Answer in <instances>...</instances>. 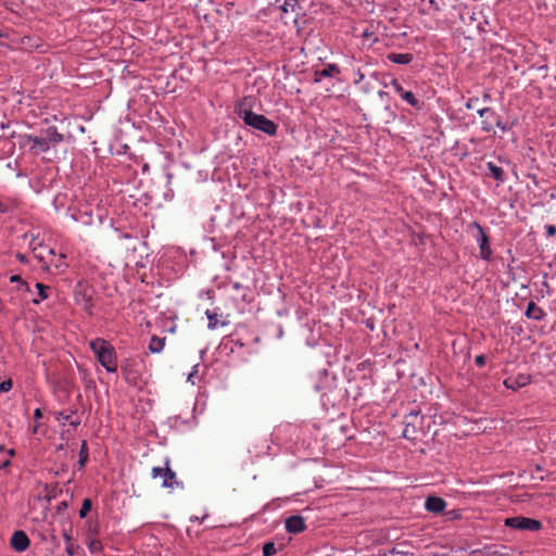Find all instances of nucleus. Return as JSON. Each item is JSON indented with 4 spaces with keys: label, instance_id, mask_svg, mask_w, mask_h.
I'll return each mask as SVG.
<instances>
[{
    "label": "nucleus",
    "instance_id": "1",
    "mask_svg": "<svg viewBox=\"0 0 556 556\" xmlns=\"http://www.w3.org/2000/svg\"><path fill=\"white\" fill-rule=\"evenodd\" d=\"M89 346L98 362L108 372L117 371V355L114 346L109 341L102 338H97L89 342Z\"/></svg>",
    "mask_w": 556,
    "mask_h": 556
},
{
    "label": "nucleus",
    "instance_id": "2",
    "mask_svg": "<svg viewBox=\"0 0 556 556\" xmlns=\"http://www.w3.org/2000/svg\"><path fill=\"white\" fill-rule=\"evenodd\" d=\"M236 113L247 126L260 130L268 136H275L277 134L278 126L265 115L256 114L244 108L242 104L236 106Z\"/></svg>",
    "mask_w": 556,
    "mask_h": 556
},
{
    "label": "nucleus",
    "instance_id": "3",
    "mask_svg": "<svg viewBox=\"0 0 556 556\" xmlns=\"http://www.w3.org/2000/svg\"><path fill=\"white\" fill-rule=\"evenodd\" d=\"M504 525L508 528L528 531H539L542 528L541 521L523 516L506 518Z\"/></svg>",
    "mask_w": 556,
    "mask_h": 556
},
{
    "label": "nucleus",
    "instance_id": "4",
    "mask_svg": "<svg viewBox=\"0 0 556 556\" xmlns=\"http://www.w3.org/2000/svg\"><path fill=\"white\" fill-rule=\"evenodd\" d=\"M92 289L85 282H78L74 290V299L77 305L91 314L92 306Z\"/></svg>",
    "mask_w": 556,
    "mask_h": 556
},
{
    "label": "nucleus",
    "instance_id": "5",
    "mask_svg": "<svg viewBox=\"0 0 556 556\" xmlns=\"http://www.w3.org/2000/svg\"><path fill=\"white\" fill-rule=\"evenodd\" d=\"M21 144L29 147V150L35 154H40L50 150L45 136L23 135L21 136Z\"/></svg>",
    "mask_w": 556,
    "mask_h": 556
},
{
    "label": "nucleus",
    "instance_id": "6",
    "mask_svg": "<svg viewBox=\"0 0 556 556\" xmlns=\"http://www.w3.org/2000/svg\"><path fill=\"white\" fill-rule=\"evenodd\" d=\"M151 473L153 479L162 478L163 488H174L175 484H178L176 473L168 467V462H166V467H153Z\"/></svg>",
    "mask_w": 556,
    "mask_h": 556
},
{
    "label": "nucleus",
    "instance_id": "7",
    "mask_svg": "<svg viewBox=\"0 0 556 556\" xmlns=\"http://www.w3.org/2000/svg\"><path fill=\"white\" fill-rule=\"evenodd\" d=\"M137 365H138V362L132 357L123 359L122 365H121V370H122L123 377L125 378L126 381L136 383V381L139 378Z\"/></svg>",
    "mask_w": 556,
    "mask_h": 556
},
{
    "label": "nucleus",
    "instance_id": "8",
    "mask_svg": "<svg viewBox=\"0 0 556 556\" xmlns=\"http://www.w3.org/2000/svg\"><path fill=\"white\" fill-rule=\"evenodd\" d=\"M478 229L477 242L480 249V257L482 260L489 261L492 255V250L490 248V242L486 233L483 228L479 224H475Z\"/></svg>",
    "mask_w": 556,
    "mask_h": 556
},
{
    "label": "nucleus",
    "instance_id": "9",
    "mask_svg": "<svg viewBox=\"0 0 556 556\" xmlns=\"http://www.w3.org/2000/svg\"><path fill=\"white\" fill-rule=\"evenodd\" d=\"M11 546L15 552L22 553L29 547L30 541L24 531H15L11 538Z\"/></svg>",
    "mask_w": 556,
    "mask_h": 556
},
{
    "label": "nucleus",
    "instance_id": "10",
    "mask_svg": "<svg viewBox=\"0 0 556 556\" xmlns=\"http://www.w3.org/2000/svg\"><path fill=\"white\" fill-rule=\"evenodd\" d=\"M531 382V378L529 375H517L516 377H509L504 380V386L507 389H511L514 391L528 386Z\"/></svg>",
    "mask_w": 556,
    "mask_h": 556
},
{
    "label": "nucleus",
    "instance_id": "11",
    "mask_svg": "<svg viewBox=\"0 0 556 556\" xmlns=\"http://www.w3.org/2000/svg\"><path fill=\"white\" fill-rule=\"evenodd\" d=\"M305 529V521L302 516L294 515L286 519V530L289 533H300Z\"/></svg>",
    "mask_w": 556,
    "mask_h": 556
},
{
    "label": "nucleus",
    "instance_id": "12",
    "mask_svg": "<svg viewBox=\"0 0 556 556\" xmlns=\"http://www.w3.org/2000/svg\"><path fill=\"white\" fill-rule=\"evenodd\" d=\"M446 507V502L438 496H429L425 502V508L434 514L442 513Z\"/></svg>",
    "mask_w": 556,
    "mask_h": 556
},
{
    "label": "nucleus",
    "instance_id": "13",
    "mask_svg": "<svg viewBox=\"0 0 556 556\" xmlns=\"http://www.w3.org/2000/svg\"><path fill=\"white\" fill-rule=\"evenodd\" d=\"M48 255H50L49 260V268L54 267L56 270H63L67 267L65 263V254L60 253L59 255L55 254L53 249L47 250Z\"/></svg>",
    "mask_w": 556,
    "mask_h": 556
},
{
    "label": "nucleus",
    "instance_id": "14",
    "mask_svg": "<svg viewBox=\"0 0 556 556\" xmlns=\"http://www.w3.org/2000/svg\"><path fill=\"white\" fill-rule=\"evenodd\" d=\"M339 73H340V68L337 64H327V66L324 67L323 70L315 72L314 81L319 83L321 80V78L331 77Z\"/></svg>",
    "mask_w": 556,
    "mask_h": 556
},
{
    "label": "nucleus",
    "instance_id": "15",
    "mask_svg": "<svg viewBox=\"0 0 556 556\" xmlns=\"http://www.w3.org/2000/svg\"><path fill=\"white\" fill-rule=\"evenodd\" d=\"M49 248H45L39 250L38 248H31L34 257L41 264L43 270H49V260L50 255H48L47 250Z\"/></svg>",
    "mask_w": 556,
    "mask_h": 556
},
{
    "label": "nucleus",
    "instance_id": "16",
    "mask_svg": "<svg viewBox=\"0 0 556 556\" xmlns=\"http://www.w3.org/2000/svg\"><path fill=\"white\" fill-rule=\"evenodd\" d=\"M45 138L47 140V143L49 144V147L51 148V144H56L61 141H63L64 137L62 134H60L55 127H49L46 131H45Z\"/></svg>",
    "mask_w": 556,
    "mask_h": 556
},
{
    "label": "nucleus",
    "instance_id": "17",
    "mask_svg": "<svg viewBox=\"0 0 556 556\" xmlns=\"http://www.w3.org/2000/svg\"><path fill=\"white\" fill-rule=\"evenodd\" d=\"M526 316L534 320H541L544 312L534 302H530L527 306Z\"/></svg>",
    "mask_w": 556,
    "mask_h": 556
},
{
    "label": "nucleus",
    "instance_id": "18",
    "mask_svg": "<svg viewBox=\"0 0 556 556\" xmlns=\"http://www.w3.org/2000/svg\"><path fill=\"white\" fill-rule=\"evenodd\" d=\"M388 60L395 64H409L413 61V54L410 53H390Z\"/></svg>",
    "mask_w": 556,
    "mask_h": 556
},
{
    "label": "nucleus",
    "instance_id": "19",
    "mask_svg": "<svg viewBox=\"0 0 556 556\" xmlns=\"http://www.w3.org/2000/svg\"><path fill=\"white\" fill-rule=\"evenodd\" d=\"M165 345V338L153 336L149 342V351L151 353H160L163 351Z\"/></svg>",
    "mask_w": 556,
    "mask_h": 556
},
{
    "label": "nucleus",
    "instance_id": "20",
    "mask_svg": "<svg viewBox=\"0 0 556 556\" xmlns=\"http://www.w3.org/2000/svg\"><path fill=\"white\" fill-rule=\"evenodd\" d=\"M402 99L406 103H408L410 106H413L417 110L422 109V102L419 99H417L416 96L412 91H405V93H403Z\"/></svg>",
    "mask_w": 556,
    "mask_h": 556
},
{
    "label": "nucleus",
    "instance_id": "21",
    "mask_svg": "<svg viewBox=\"0 0 556 556\" xmlns=\"http://www.w3.org/2000/svg\"><path fill=\"white\" fill-rule=\"evenodd\" d=\"M36 289L38 290V295H39V299H34L33 300V303L34 304H39L41 301L46 300L49 298V290H50V287L49 286H46L41 282H37L36 283Z\"/></svg>",
    "mask_w": 556,
    "mask_h": 556
},
{
    "label": "nucleus",
    "instance_id": "22",
    "mask_svg": "<svg viewBox=\"0 0 556 556\" xmlns=\"http://www.w3.org/2000/svg\"><path fill=\"white\" fill-rule=\"evenodd\" d=\"M488 169L490 170L492 177L497 180V181H501L503 182L504 181V170L502 167L495 165L494 163L492 162H489L488 163Z\"/></svg>",
    "mask_w": 556,
    "mask_h": 556
},
{
    "label": "nucleus",
    "instance_id": "23",
    "mask_svg": "<svg viewBox=\"0 0 556 556\" xmlns=\"http://www.w3.org/2000/svg\"><path fill=\"white\" fill-rule=\"evenodd\" d=\"M205 315L208 319V329H216L219 325L218 314L215 311L207 309Z\"/></svg>",
    "mask_w": 556,
    "mask_h": 556
},
{
    "label": "nucleus",
    "instance_id": "24",
    "mask_svg": "<svg viewBox=\"0 0 556 556\" xmlns=\"http://www.w3.org/2000/svg\"><path fill=\"white\" fill-rule=\"evenodd\" d=\"M63 538H64V541H65V544H66V553L68 556H73L74 555V549H73V542H72V535L68 533V532H64L63 533Z\"/></svg>",
    "mask_w": 556,
    "mask_h": 556
},
{
    "label": "nucleus",
    "instance_id": "25",
    "mask_svg": "<svg viewBox=\"0 0 556 556\" xmlns=\"http://www.w3.org/2000/svg\"><path fill=\"white\" fill-rule=\"evenodd\" d=\"M91 501L89 498H85L84 502H83V505L79 509V517L80 518H85L88 513L90 511L91 509Z\"/></svg>",
    "mask_w": 556,
    "mask_h": 556
},
{
    "label": "nucleus",
    "instance_id": "26",
    "mask_svg": "<svg viewBox=\"0 0 556 556\" xmlns=\"http://www.w3.org/2000/svg\"><path fill=\"white\" fill-rule=\"evenodd\" d=\"M490 118H493L492 116H486L481 123V129L485 132H491L494 129V123Z\"/></svg>",
    "mask_w": 556,
    "mask_h": 556
},
{
    "label": "nucleus",
    "instance_id": "27",
    "mask_svg": "<svg viewBox=\"0 0 556 556\" xmlns=\"http://www.w3.org/2000/svg\"><path fill=\"white\" fill-rule=\"evenodd\" d=\"M87 459H88V450H87V445H86V442L83 443L81 445V448L79 451V465L83 467L85 466V464L87 463Z\"/></svg>",
    "mask_w": 556,
    "mask_h": 556
},
{
    "label": "nucleus",
    "instance_id": "28",
    "mask_svg": "<svg viewBox=\"0 0 556 556\" xmlns=\"http://www.w3.org/2000/svg\"><path fill=\"white\" fill-rule=\"evenodd\" d=\"M75 412H70V413H65V412H59L55 414V419L62 424H64L65 421H70L71 418L73 417Z\"/></svg>",
    "mask_w": 556,
    "mask_h": 556
},
{
    "label": "nucleus",
    "instance_id": "29",
    "mask_svg": "<svg viewBox=\"0 0 556 556\" xmlns=\"http://www.w3.org/2000/svg\"><path fill=\"white\" fill-rule=\"evenodd\" d=\"M390 86L393 88L394 92L397 93L401 98L403 97V93H405L403 86L397 79H392Z\"/></svg>",
    "mask_w": 556,
    "mask_h": 556
},
{
    "label": "nucleus",
    "instance_id": "30",
    "mask_svg": "<svg viewBox=\"0 0 556 556\" xmlns=\"http://www.w3.org/2000/svg\"><path fill=\"white\" fill-rule=\"evenodd\" d=\"M274 554H276V546H275V544L271 543V542L266 543L263 546V556H273Z\"/></svg>",
    "mask_w": 556,
    "mask_h": 556
},
{
    "label": "nucleus",
    "instance_id": "31",
    "mask_svg": "<svg viewBox=\"0 0 556 556\" xmlns=\"http://www.w3.org/2000/svg\"><path fill=\"white\" fill-rule=\"evenodd\" d=\"M10 281L11 282H18L21 285V287L24 288L26 291L30 290L28 283L26 281H24L21 278V276H18V275L11 276Z\"/></svg>",
    "mask_w": 556,
    "mask_h": 556
},
{
    "label": "nucleus",
    "instance_id": "32",
    "mask_svg": "<svg viewBox=\"0 0 556 556\" xmlns=\"http://www.w3.org/2000/svg\"><path fill=\"white\" fill-rule=\"evenodd\" d=\"M478 114L480 117H486V116L495 117L496 116L495 112L491 108L479 109Z\"/></svg>",
    "mask_w": 556,
    "mask_h": 556
},
{
    "label": "nucleus",
    "instance_id": "33",
    "mask_svg": "<svg viewBox=\"0 0 556 556\" xmlns=\"http://www.w3.org/2000/svg\"><path fill=\"white\" fill-rule=\"evenodd\" d=\"M12 380L8 379V380H4L0 383V392L1 393H4V392H8L12 389Z\"/></svg>",
    "mask_w": 556,
    "mask_h": 556
},
{
    "label": "nucleus",
    "instance_id": "34",
    "mask_svg": "<svg viewBox=\"0 0 556 556\" xmlns=\"http://www.w3.org/2000/svg\"><path fill=\"white\" fill-rule=\"evenodd\" d=\"M493 119H495L494 125H495L496 127H498V128H500L501 130H503V131H506V130H507V126H506V124H504L497 115H496L495 117H493Z\"/></svg>",
    "mask_w": 556,
    "mask_h": 556
},
{
    "label": "nucleus",
    "instance_id": "35",
    "mask_svg": "<svg viewBox=\"0 0 556 556\" xmlns=\"http://www.w3.org/2000/svg\"><path fill=\"white\" fill-rule=\"evenodd\" d=\"M198 367H199V365H194V366L192 367V371H191V372L188 375V377H187V381H188V382H191L192 384H194V383H195V382H194V380H193V377H194V376L197 375V372H198Z\"/></svg>",
    "mask_w": 556,
    "mask_h": 556
},
{
    "label": "nucleus",
    "instance_id": "36",
    "mask_svg": "<svg viewBox=\"0 0 556 556\" xmlns=\"http://www.w3.org/2000/svg\"><path fill=\"white\" fill-rule=\"evenodd\" d=\"M475 362H476L477 366L482 367L485 364V356L477 355Z\"/></svg>",
    "mask_w": 556,
    "mask_h": 556
},
{
    "label": "nucleus",
    "instance_id": "37",
    "mask_svg": "<svg viewBox=\"0 0 556 556\" xmlns=\"http://www.w3.org/2000/svg\"><path fill=\"white\" fill-rule=\"evenodd\" d=\"M479 99L478 98H471L468 100V102L466 103V108L467 109H472L475 106V103L478 102Z\"/></svg>",
    "mask_w": 556,
    "mask_h": 556
},
{
    "label": "nucleus",
    "instance_id": "38",
    "mask_svg": "<svg viewBox=\"0 0 556 556\" xmlns=\"http://www.w3.org/2000/svg\"><path fill=\"white\" fill-rule=\"evenodd\" d=\"M546 233H547L548 236H553V235H555V233H556V227H555V226H553V225H548V226H546Z\"/></svg>",
    "mask_w": 556,
    "mask_h": 556
},
{
    "label": "nucleus",
    "instance_id": "39",
    "mask_svg": "<svg viewBox=\"0 0 556 556\" xmlns=\"http://www.w3.org/2000/svg\"><path fill=\"white\" fill-rule=\"evenodd\" d=\"M16 258L20 263L22 264H26L27 263V257L26 255L22 254V253H17L16 254Z\"/></svg>",
    "mask_w": 556,
    "mask_h": 556
},
{
    "label": "nucleus",
    "instance_id": "40",
    "mask_svg": "<svg viewBox=\"0 0 556 556\" xmlns=\"http://www.w3.org/2000/svg\"><path fill=\"white\" fill-rule=\"evenodd\" d=\"M429 3L434 9V11H439L441 9V4L435 0H429Z\"/></svg>",
    "mask_w": 556,
    "mask_h": 556
},
{
    "label": "nucleus",
    "instance_id": "41",
    "mask_svg": "<svg viewBox=\"0 0 556 556\" xmlns=\"http://www.w3.org/2000/svg\"><path fill=\"white\" fill-rule=\"evenodd\" d=\"M231 288L236 291H239V290L243 289V286L240 282L236 281V282L231 283Z\"/></svg>",
    "mask_w": 556,
    "mask_h": 556
},
{
    "label": "nucleus",
    "instance_id": "42",
    "mask_svg": "<svg viewBox=\"0 0 556 556\" xmlns=\"http://www.w3.org/2000/svg\"><path fill=\"white\" fill-rule=\"evenodd\" d=\"M34 417L36 420L40 419L42 417V412L40 408H36L34 412Z\"/></svg>",
    "mask_w": 556,
    "mask_h": 556
},
{
    "label": "nucleus",
    "instance_id": "43",
    "mask_svg": "<svg viewBox=\"0 0 556 556\" xmlns=\"http://www.w3.org/2000/svg\"><path fill=\"white\" fill-rule=\"evenodd\" d=\"M70 424H71L72 427L76 428V427H78L80 425V419H78V418L77 419H72L71 418Z\"/></svg>",
    "mask_w": 556,
    "mask_h": 556
},
{
    "label": "nucleus",
    "instance_id": "44",
    "mask_svg": "<svg viewBox=\"0 0 556 556\" xmlns=\"http://www.w3.org/2000/svg\"><path fill=\"white\" fill-rule=\"evenodd\" d=\"M10 465H11V462H10V460H5V462H3V463L0 465V469H1V470L7 469Z\"/></svg>",
    "mask_w": 556,
    "mask_h": 556
},
{
    "label": "nucleus",
    "instance_id": "45",
    "mask_svg": "<svg viewBox=\"0 0 556 556\" xmlns=\"http://www.w3.org/2000/svg\"><path fill=\"white\" fill-rule=\"evenodd\" d=\"M364 77H365L364 74L361 71H358L357 72V80H356V83L362 81L364 79Z\"/></svg>",
    "mask_w": 556,
    "mask_h": 556
},
{
    "label": "nucleus",
    "instance_id": "46",
    "mask_svg": "<svg viewBox=\"0 0 556 556\" xmlns=\"http://www.w3.org/2000/svg\"><path fill=\"white\" fill-rule=\"evenodd\" d=\"M0 212H7V206L3 203H0Z\"/></svg>",
    "mask_w": 556,
    "mask_h": 556
},
{
    "label": "nucleus",
    "instance_id": "47",
    "mask_svg": "<svg viewBox=\"0 0 556 556\" xmlns=\"http://www.w3.org/2000/svg\"><path fill=\"white\" fill-rule=\"evenodd\" d=\"M483 99H484V100H489V99H490V94L485 93V94L483 96Z\"/></svg>",
    "mask_w": 556,
    "mask_h": 556
},
{
    "label": "nucleus",
    "instance_id": "48",
    "mask_svg": "<svg viewBox=\"0 0 556 556\" xmlns=\"http://www.w3.org/2000/svg\"><path fill=\"white\" fill-rule=\"evenodd\" d=\"M37 429H38V428H37V426H35V427L33 428V430H31V431H33V433H36V432H37Z\"/></svg>",
    "mask_w": 556,
    "mask_h": 556
},
{
    "label": "nucleus",
    "instance_id": "49",
    "mask_svg": "<svg viewBox=\"0 0 556 556\" xmlns=\"http://www.w3.org/2000/svg\"><path fill=\"white\" fill-rule=\"evenodd\" d=\"M9 454H10V455H14V450H10V451H9Z\"/></svg>",
    "mask_w": 556,
    "mask_h": 556
}]
</instances>
